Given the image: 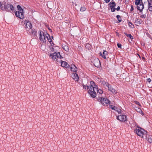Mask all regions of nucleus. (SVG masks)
<instances>
[{
    "label": "nucleus",
    "mask_w": 152,
    "mask_h": 152,
    "mask_svg": "<svg viewBox=\"0 0 152 152\" xmlns=\"http://www.w3.org/2000/svg\"><path fill=\"white\" fill-rule=\"evenodd\" d=\"M83 86L84 89L88 90V94L92 97L94 98L96 97V91H97V87L96 86L94 85V82H91V85L89 86L84 85H83Z\"/></svg>",
    "instance_id": "obj_1"
},
{
    "label": "nucleus",
    "mask_w": 152,
    "mask_h": 152,
    "mask_svg": "<svg viewBox=\"0 0 152 152\" xmlns=\"http://www.w3.org/2000/svg\"><path fill=\"white\" fill-rule=\"evenodd\" d=\"M50 56L57 64L61 61V58H63L59 52L57 53L55 52L53 53H51L50 54Z\"/></svg>",
    "instance_id": "obj_2"
},
{
    "label": "nucleus",
    "mask_w": 152,
    "mask_h": 152,
    "mask_svg": "<svg viewBox=\"0 0 152 152\" xmlns=\"http://www.w3.org/2000/svg\"><path fill=\"white\" fill-rule=\"evenodd\" d=\"M134 132L138 136L143 139L147 134V132L144 129L140 128L135 129Z\"/></svg>",
    "instance_id": "obj_3"
},
{
    "label": "nucleus",
    "mask_w": 152,
    "mask_h": 152,
    "mask_svg": "<svg viewBox=\"0 0 152 152\" xmlns=\"http://www.w3.org/2000/svg\"><path fill=\"white\" fill-rule=\"evenodd\" d=\"M98 100L103 106H105L106 104H110V101L107 98L105 97V96L99 95Z\"/></svg>",
    "instance_id": "obj_4"
},
{
    "label": "nucleus",
    "mask_w": 152,
    "mask_h": 152,
    "mask_svg": "<svg viewBox=\"0 0 152 152\" xmlns=\"http://www.w3.org/2000/svg\"><path fill=\"white\" fill-rule=\"evenodd\" d=\"M17 8L19 11H16L15 12V14L17 17L20 19H23L24 17L23 14V10L19 5H18Z\"/></svg>",
    "instance_id": "obj_5"
},
{
    "label": "nucleus",
    "mask_w": 152,
    "mask_h": 152,
    "mask_svg": "<svg viewBox=\"0 0 152 152\" xmlns=\"http://www.w3.org/2000/svg\"><path fill=\"white\" fill-rule=\"evenodd\" d=\"M47 34H44L43 32L41 31L39 34V39L42 42H45L46 41Z\"/></svg>",
    "instance_id": "obj_6"
},
{
    "label": "nucleus",
    "mask_w": 152,
    "mask_h": 152,
    "mask_svg": "<svg viewBox=\"0 0 152 152\" xmlns=\"http://www.w3.org/2000/svg\"><path fill=\"white\" fill-rule=\"evenodd\" d=\"M1 9L3 10L5 9L8 10L10 9L12 10H14V7L12 5L7 3V4H5L4 7H1Z\"/></svg>",
    "instance_id": "obj_7"
},
{
    "label": "nucleus",
    "mask_w": 152,
    "mask_h": 152,
    "mask_svg": "<svg viewBox=\"0 0 152 152\" xmlns=\"http://www.w3.org/2000/svg\"><path fill=\"white\" fill-rule=\"evenodd\" d=\"M93 60L92 62L93 63L94 66L97 67H99L101 66V64L99 60L97 58L93 59Z\"/></svg>",
    "instance_id": "obj_8"
},
{
    "label": "nucleus",
    "mask_w": 152,
    "mask_h": 152,
    "mask_svg": "<svg viewBox=\"0 0 152 152\" xmlns=\"http://www.w3.org/2000/svg\"><path fill=\"white\" fill-rule=\"evenodd\" d=\"M24 23L26 26L25 28L27 30H29L31 29L32 25L30 22L28 20H25Z\"/></svg>",
    "instance_id": "obj_9"
},
{
    "label": "nucleus",
    "mask_w": 152,
    "mask_h": 152,
    "mask_svg": "<svg viewBox=\"0 0 152 152\" xmlns=\"http://www.w3.org/2000/svg\"><path fill=\"white\" fill-rule=\"evenodd\" d=\"M117 119L121 121H125L126 120V116L124 115H120L117 117Z\"/></svg>",
    "instance_id": "obj_10"
},
{
    "label": "nucleus",
    "mask_w": 152,
    "mask_h": 152,
    "mask_svg": "<svg viewBox=\"0 0 152 152\" xmlns=\"http://www.w3.org/2000/svg\"><path fill=\"white\" fill-rule=\"evenodd\" d=\"M109 91H110L112 93L114 94H115L117 93V90L113 88L110 84L107 87Z\"/></svg>",
    "instance_id": "obj_11"
},
{
    "label": "nucleus",
    "mask_w": 152,
    "mask_h": 152,
    "mask_svg": "<svg viewBox=\"0 0 152 152\" xmlns=\"http://www.w3.org/2000/svg\"><path fill=\"white\" fill-rule=\"evenodd\" d=\"M144 139H146L147 141L150 143L152 142V136H151L148 135L147 134Z\"/></svg>",
    "instance_id": "obj_12"
},
{
    "label": "nucleus",
    "mask_w": 152,
    "mask_h": 152,
    "mask_svg": "<svg viewBox=\"0 0 152 152\" xmlns=\"http://www.w3.org/2000/svg\"><path fill=\"white\" fill-rule=\"evenodd\" d=\"M72 78L76 81H78L79 79V77L78 75L76 73H73L72 75Z\"/></svg>",
    "instance_id": "obj_13"
},
{
    "label": "nucleus",
    "mask_w": 152,
    "mask_h": 152,
    "mask_svg": "<svg viewBox=\"0 0 152 152\" xmlns=\"http://www.w3.org/2000/svg\"><path fill=\"white\" fill-rule=\"evenodd\" d=\"M144 8L143 3L139 4L137 6V9L139 10L140 12H141Z\"/></svg>",
    "instance_id": "obj_14"
},
{
    "label": "nucleus",
    "mask_w": 152,
    "mask_h": 152,
    "mask_svg": "<svg viewBox=\"0 0 152 152\" xmlns=\"http://www.w3.org/2000/svg\"><path fill=\"white\" fill-rule=\"evenodd\" d=\"M60 62L62 66L66 68H68L69 67V65L66 62L62 61L61 60Z\"/></svg>",
    "instance_id": "obj_15"
},
{
    "label": "nucleus",
    "mask_w": 152,
    "mask_h": 152,
    "mask_svg": "<svg viewBox=\"0 0 152 152\" xmlns=\"http://www.w3.org/2000/svg\"><path fill=\"white\" fill-rule=\"evenodd\" d=\"M101 83L104 86V87L106 88H107L110 85L108 83L103 80L101 81Z\"/></svg>",
    "instance_id": "obj_16"
},
{
    "label": "nucleus",
    "mask_w": 152,
    "mask_h": 152,
    "mask_svg": "<svg viewBox=\"0 0 152 152\" xmlns=\"http://www.w3.org/2000/svg\"><path fill=\"white\" fill-rule=\"evenodd\" d=\"M70 69L72 71L74 72H75L77 71V68L74 64L71 65Z\"/></svg>",
    "instance_id": "obj_17"
},
{
    "label": "nucleus",
    "mask_w": 152,
    "mask_h": 152,
    "mask_svg": "<svg viewBox=\"0 0 152 152\" xmlns=\"http://www.w3.org/2000/svg\"><path fill=\"white\" fill-rule=\"evenodd\" d=\"M107 52L106 51H104L102 54L101 53H100V55L103 58L105 59L106 58V56L107 55Z\"/></svg>",
    "instance_id": "obj_18"
},
{
    "label": "nucleus",
    "mask_w": 152,
    "mask_h": 152,
    "mask_svg": "<svg viewBox=\"0 0 152 152\" xmlns=\"http://www.w3.org/2000/svg\"><path fill=\"white\" fill-rule=\"evenodd\" d=\"M135 109L137 112L139 113L140 114H141L142 115L143 114V112L138 107H135Z\"/></svg>",
    "instance_id": "obj_19"
},
{
    "label": "nucleus",
    "mask_w": 152,
    "mask_h": 152,
    "mask_svg": "<svg viewBox=\"0 0 152 152\" xmlns=\"http://www.w3.org/2000/svg\"><path fill=\"white\" fill-rule=\"evenodd\" d=\"M143 3L142 0H136L135 2V4L137 6L140 4Z\"/></svg>",
    "instance_id": "obj_20"
},
{
    "label": "nucleus",
    "mask_w": 152,
    "mask_h": 152,
    "mask_svg": "<svg viewBox=\"0 0 152 152\" xmlns=\"http://www.w3.org/2000/svg\"><path fill=\"white\" fill-rule=\"evenodd\" d=\"M97 94H99V95H102L105 96V94H103V91L102 90L100 89H99L98 90L97 89Z\"/></svg>",
    "instance_id": "obj_21"
},
{
    "label": "nucleus",
    "mask_w": 152,
    "mask_h": 152,
    "mask_svg": "<svg viewBox=\"0 0 152 152\" xmlns=\"http://www.w3.org/2000/svg\"><path fill=\"white\" fill-rule=\"evenodd\" d=\"M62 48L64 50L67 52L69 50V48L67 45H64L63 46Z\"/></svg>",
    "instance_id": "obj_22"
},
{
    "label": "nucleus",
    "mask_w": 152,
    "mask_h": 152,
    "mask_svg": "<svg viewBox=\"0 0 152 152\" xmlns=\"http://www.w3.org/2000/svg\"><path fill=\"white\" fill-rule=\"evenodd\" d=\"M28 31H29V33H31L35 35L36 34V31L34 30L31 29L30 30H29Z\"/></svg>",
    "instance_id": "obj_23"
},
{
    "label": "nucleus",
    "mask_w": 152,
    "mask_h": 152,
    "mask_svg": "<svg viewBox=\"0 0 152 152\" xmlns=\"http://www.w3.org/2000/svg\"><path fill=\"white\" fill-rule=\"evenodd\" d=\"M115 111H116L118 114H121V110L119 108H118L117 107H116L115 108Z\"/></svg>",
    "instance_id": "obj_24"
},
{
    "label": "nucleus",
    "mask_w": 152,
    "mask_h": 152,
    "mask_svg": "<svg viewBox=\"0 0 152 152\" xmlns=\"http://www.w3.org/2000/svg\"><path fill=\"white\" fill-rule=\"evenodd\" d=\"M111 8V11L112 12H114L115 11L116 8L114 7L115 6H112V5H110Z\"/></svg>",
    "instance_id": "obj_25"
},
{
    "label": "nucleus",
    "mask_w": 152,
    "mask_h": 152,
    "mask_svg": "<svg viewBox=\"0 0 152 152\" xmlns=\"http://www.w3.org/2000/svg\"><path fill=\"white\" fill-rule=\"evenodd\" d=\"M125 34L126 35V36H127V37H129L130 38L132 39H133V37L131 35V34H127L126 33H125Z\"/></svg>",
    "instance_id": "obj_26"
},
{
    "label": "nucleus",
    "mask_w": 152,
    "mask_h": 152,
    "mask_svg": "<svg viewBox=\"0 0 152 152\" xmlns=\"http://www.w3.org/2000/svg\"><path fill=\"white\" fill-rule=\"evenodd\" d=\"M118 20V22L119 23L121 22L122 20L121 19V17L120 15H117L116 16Z\"/></svg>",
    "instance_id": "obj_27"
},
{
    "label": "nucleus",
    "mask_w": 152,
    "mask_h": 152,
    "mask_svg": "<svg viewBox=\"0 0 152 152\" xmlns=\"http://www.w3.org/2000/svg\"><path fill=\"white\" fill-rule=\"evenodd\" d=\"M148 7H152V1L151 0H148Z\"/></svg>",
    "instance_id": "obj_28"
},
{
    "label": "nucleus",
    "mask_w": 152,
    "mask_h": 152,
    "mask_svg": "<svg viewBox=\"0 0 152 152\" xmlns=\"http://www.w3.org/2000/svg\"><path fill=\"white\" fill-rule=\"evenodd\" d=\"M86 47L88 50H89V49L91 48V46L89 44H87L86 45Z\"/></svg>",
    "instance_id": "obj_29"
},
{
    "label": "nucleus",
    "mask_w": 152,
    "mask_h": 152,
    "mask_svg": "<svg viewBox=\"0 0 152 152\" xmlns=\"http://www.w3.org/2000/svg\"><path fill=\"white\" fill-rule=\"evenodd\" d=\"M46 40L47 39L48 40V41L50 42H51L52 40L50 38L49 39L48 38V37H49V34H47V35H46Z\"/></svg>",
    "instance_id": "obj_30"
},
{
    "label": "nucleus",
    "mask_w": 152,
    "mask_h": 152,
    "mask_svg": "<svg viewBox=\"0 0 152 152\" xmlns=\"http://www.w3.org/2000/svg\"><path fill=\"white\" fill-rule=\"evenodd\" d=\"M110 5H112V6H115V7L116 6V5L115 3L114 2H110L109 4Z\"/></svg>",
    "instance_id": "obj_31"
},
{
    "label": "nucleus",
    "mask_w": 152,
    "mask_h": 152,
    "mask_svg": "<svg viewBox=\"0 0 152 152\" xmlns=\"http://www.w3.org/2000/svg\"><path fill=\"white\" fill-rule=\"evenodd\" d=\"M129 27L132 28H133L134 27V26L132 23L130 22H129Z\"/></svg>",
    "instance_id": "obj_32"
},
{
    "label": "nucleus",
    "mask_w": 152,
    "mask_h": 152,
    "mask_svg": "<svg viewBox=\"0 0 152 152\" xmlns=\"http://www.w3.org/2000/svg\"><path fill=\"white\" fill-rule=\"evenodd\" d=\"M86 10V8L85 7H81L80 9V11L82 12L85 11Z\"/></svg>",
    "instance_id": "obj_33"
},
{
    "label": "nucleus",
    "mask_w": 152,
    "mask_h": 152,
    "mask_svg": "<svg viewBox=\"0 0 152 152\" xmlns=\"http://www.w3.org/2000/svg\"><path fill=\"white\" fill-rule=\"evenodd\" d=\"M49 48H50V50L51 51L53 52L54 51V48H53V47L52 46V45H51V46H50Z\"/></svg>",
    "instance_id": "obj_34"
},
{
    "label": "nucleus",
    "mask_w": 152,
    "mask_h": 152,
    "mask_svg": "<svg viewBox=\"0 0 152 152\" xmlns=\"http://www.w3.org/2000/svg\"><path fill=\"white\" fill-rule=\"evenodd\" d=\"M134 10V7L133 5H131V9H130V11L132 12V11H133Z\"/></svg>",
    "instance_id": "obj_35"
},
{
    "label": "nucleus",
    "mask_w": 152,
    "mask_h": 152,
    "mask_svg": "<svg viewBox=\"0 0 152 152\" xmlns=\"http://www.w3.org/2000/svg\"><path fill=\"white\" fill-rule=\"evenodd\" d=\"M110 107L112 109L115 110V108L116 107L115 106L110 105Z\"/></svg>",
    "instance_id": "obj_36"
},
{
    "label": "nucleus",
    "mask_w": 152,
    "mask_h": 152,
    "mask_svg": "<svg viewBox=\"0 0 152 152\" xmlns=\"http://www.w3.org/2000/svg\"><path fill=\"white\" fill-rule=\"evenodd\" d=\"M134 102L135 104H138V105H139L140 106H141L140 104V103L137 101H135Z\"/></svg>",
    "instance_id": "obj_37"
},
{
    "label": "nucleus",
    "mask_w": 152,
    "mask_h": 152,
    "mask_svg": "<svg viewBox=\"0 0 152 152\" xmlns=\"http://www.w3.org/2000/svg\"><path fill=\"white\" fill-rule=\"evenodd\" d=\"M148 9L150 11H152V7H148Z\"/></svg>",
    "instance_id": "obj_38"
},
{
    "label": "nucleus",
    "mask_w": 152,
    "mask_h": 152,
    "mask_svg": "<svg viewBox=\"0 0 152 152\" xmlns=\"http://www.w3.org/2000/svg\"><path fill=\"white\" fill-rule=\"evenodd\" d=\"M117 46L119 48H121V45L120 44L118 43Z\"/></svg>",
    "instance_id": "obj_39"
},
{
    "label": "nucleus",
    "mask_w": 152,
    "mask_h": 152,
    "mask_svg": "<svg viewBox=\"0 0 152 152\" xmlns=\"http://www.w3.org/2000/svg\"><path fill=\"white\" fill-rule=\"evenodd\" d=\"M147 81H148V82H149H149H150L151 81V79H150V78H148V79H147Z\"/></svg>",
    "instance_id": "obj_40"
},
{
    "label": "nucleus",
    "mask_w": 152,
    "mask_h": 152,
    "mask_svg": "<svg viewBox=\"0 0 152 152\" xmlns=\"http://www.w3.org/2000/svg\"><path fill=\"white\" fill-rule=\"evenodd\" d=\"M116 9L117 10V11H118L120 10V7L119 6H118L117 8Z\"/></svg>",
    "instance_id": "obj_41"
},
{
    "label": "nucleus",
    "mask_w": 152,
    "mask_h": 152,
    "mask_svg": "<svg viewBox=\"0 0 152 152\" xmlns=\"http://www.w3.org/2000/svg\"><path fill=\"white\" fill-rule=\"evenodd\" d=\"M104 1H105V2L106 3H107L109 2V1H110V0H104Z\"/></svg>",
    "instance_id": "obj_42"
},
{
    "label": "nucleus",
    "mask_w": 152,
    "mask_h": 152,
    "mask_svg": "<svg viewBox=\"0 0 152 152\" xmlns=\"http://www.w3.org/2000/svg\"><path fill=\"white\" fill-rule=\"evenodd\" d=\"M2 6V5H1V2L0 1V7H1Z\"/></svg>",
    "instance_id": "obj_43"
},
{
    "label": "nucleus",
    "mask_w": 152,
    "mask_h": 152,
    "mask_svg": "<svg viewBox=\"0 0 152 152\" xmlns=\"http://www.w3.org/2000/svg\"><path fill=\"white\" fill-rule=\"evenodd\" d=\"M142 59L143 60H144V59H145V58L144 57H142Z\"/></svg>",
    "instance_id": "obj_44"
},
{
    "label": "nucleus",
    "mask_w": 152,
    "mask_h": 152,
    "mask_svg": "<svg viewBox=\"0 0 152 152\" xmlns=\"http://www.w3.org/2000/svg\"><path fill=\"white\" fill-rule=\"evenodd\" d=\"M143 17H144V15H141L140 16L141 18H143Z\"/></svg>",
    "instance_id": "obj_45"
},
{
    "label": "nucleus",
    "mask_w": 152,
    "mask_h": 152,
    "mask_svg": "<svg viewBox=\"0 0 152 152\" xmlns=\"http://www.w3.org/2000/svg\"><path fill=\"white\" fill-rule=\"evenodd\" d=\"M138 55V56H139V58H141V57H140V56L139 55Z\"/></svg>",
    "instance_id": "obj_46"
},
{
    "label": "nucleus",
    "mask_w": 152,
    "mask_h": 152,
    "mask_svg": "<svg viewBox=\"0 0 152 152\" xmlns=\"http://www.w3.org/2000/svg\"><path fill=\"white\" fill-rule=\"evenodd\" d=\"M48 29H49V30L50 31H51V29H50L49 28H48Z\"/></svg>",
    "instance_id": "obj_47"
}]
</instances>
